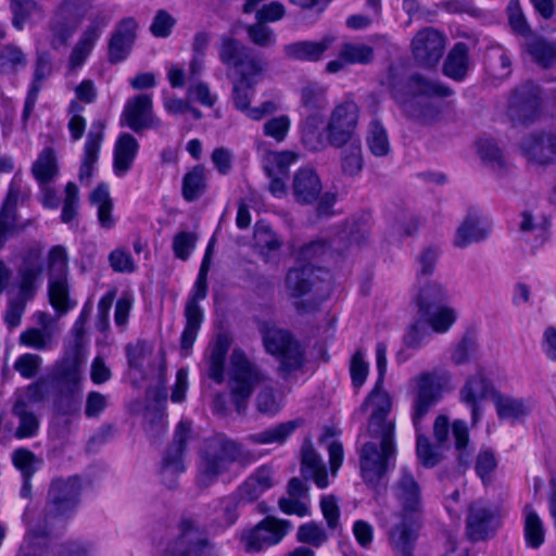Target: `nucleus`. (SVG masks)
<instances>
[{"mask_svg": "<svg viewBox=\"0 0 556 556\" xmlns=\"http://www.w3.org/2000/svg\"><path fill=\"white\" fill-rule=\"evenodd\" d=\"M387 87L402 114L419 125L439 122L444 110L441 99L453 94L450 87L420 73L400 75L392 68Z\"/></svg>", "mask_w": 556, "mask_h": 556, "instance_id": "nucleus-1", "label": "nucleus"}, {"mask_svg": "<svg viewBox=\"0 0 556 556\" xmlns=\"http://www.w3.org/2000/svg\"><path fill=\"white\" fill-rule=\"evenodd\" d=\"M81 480L78 476L58 478L50 483L46 505L36 513L26 508L23 519L27 526L25 536L54 535L77 510L80 503Z\"/></svg>", "mask_w": 556, "mask_h": 556, "instance_id": "nucleus-2", "label": "nucleus"}, {"mask_svg": "<svg viewBox=\"0 0 556 556\" xmlns=\"http://www.w3.org/2000/svg\"><path fill=\"white\" fill-rule=\"evenodd\" d=\"M447 381L448 378L445 374L435 370L422 371L412 379V421L418 433L416 453L421 464L429 468L434 467L440 462V456L433 451L428 438L419 432L424 418L442 400Z\"/></svg>", "mask_w": 556, "mask_h": 556, "instance_id": "nucleus-3", "label": "nucleus"}, {"mask_svg": "<svg viewBox=\"0 0 556 556\" xmlns=\"http://www.w3.org/2000/svg\"><path fill=\"white\" fill-rule=\"evenodd\" d=\"M358 440L359 471L365 484L379 492L388 483V475L395 468V433L389 428L387 432L368 433Z\"/></svg>", "mask_w": 556, "mask_h": 556, "instance_id": "nucleus-4", "label": "nucleus"}, {"mask_svg": "<svg viewBox=\"0 0 556 556\" xmlns=\"http://www.w3.org/2000/svg\"><path fill=\"white\" fill-rule=\"evenodd\" d=\"M253 460L251 453L240 443L225 437L211 438L199 454L197 484L200 489H207L229 473L235 464L245 466Z\"/></svg>", "mask_w": 556, "mask_h": 556, "instance_id": "nucleus-5", "label": "nucleus"}, {"mask_svg": "<svg viewBox=\"0 0 556 556\" xmlns=\"http://www.w3.org/2000/svg\"><path fill=\"white\" fill-rule=\"evenodd\" d=\"M89 314L90 309L84 307L72 330L76 337L75 345L54 365L51 374L52 387L56 393L55 402L63 414H70L78 404L81 366L79 341L85 334V324Z\"/></svg>", "mask_w": 556, "mask_h": 556, "instance_id": "nucleus-6", "label": "nucleus"}, {"mask_svg": "<svg viewBox=\"0 0 556 556\" xmlns=\"http://www.w3.org/2000/svg\"><path fill=\"white\" fill-rule=\"evenodd\" d=\"M327 106L326 87L318 83H308L301 89L302 141L312 151H318L325 147L319 127Z\"/></svg>", "mask_w": 556, "mask_h": 556, "instance_id": "nucleus-7", "label": "nucleus"}, {"mask_svg": "<svg viewBox=\"0 0 556 556\" xmlns=\"http://www.w3.org/2000/svg\"><path fill=\"white\" fill-rule=\"evenodd\" d=\"M229 390L232 403L238 414H244L249 400L256 386L262 384L266 375L250 362L241 350H233L230 356Z\"/></svg>", "mask_w": 556, "mask_h": 556, "instance_id": "nucleus-8", "label": "nucleus"}, {"mask_svg": "<svg viewBox=\"0 0 556 556\" xmlns=\"http://www.w3.org/2000/svg\"><path fill=\"white\" fill-rule=\"evenodd\" d=\"M165 556H216V548L206 527L187 517L179 521L178 534L167 544Z\"/></svg>", "mask_w": 556, "mask_h": 556, "instance_id": "nucleus-9", "label": "nucleus"}, {"mask_svg": "<svg viewBox=\"0 0 556 556\" xmlns=\"http://www.w3.org/2000/svg\"><path fill=\"white\" fill-rule=\"evenodd\" d=\"M208 261L201 264L192 296L187 301L185 307L186 325L180 338L181 353L187 356L192 348L198 331L203 321V311L199 305L200 300H204L207 295V273Z\"/></svg>", "mask_w": 556, "mask_h": 556, "instance_id": "nucleus-10", "label": "nucleus"}, {"mask_svg": "<svg viewBox=\"0 0 556 556\" xmlns=\"http://www.w3.org/2000/svg\"><path fill=\"white\" fill-rule=\"evenodd\" d=\"M359 110L352 99H345L337 104L329 116L326 135L327 141L334 148H342L356 140L355 131L358 124Z\"/></svg>", "mask_w": 556, "mask_h": 556, "instance_id": "nucleus-11", "label": "nucleus"}, {"mask_svg": "<svg viewBox=\"0 0 556 556\" xmlns=\"http://www.w3.org/2000/svg\"><path fill=\"white\" fill-rule=\"evenodd\" d=\"M53 535L25 536L17 556H96L92 544L85 542L56 543Z\"/></svg>", "mask_w": 556, "mask_h": 556, "instance_id": "nucleus-12", "label": "nucleus"}, {"mask_svg": "<svg viewBox=\"0 0 556 556\" xmlns=\"http://www.w3.org/2000/svg\"><path fill=\"white\" fill-rule=\"evenodd\" d=\"M192 428L191 422L180 421L176 427L173 443L165 451L162 465L161 477L163 482L173 489L176 486V476L186 470L184 456L187 450V444L191 439Z\"/></svg>", "mask_w": 556, "mask_h": 556, "instance_id": "nucleus-13", "label": "nucleus"}, {"mask_svg": "<svg viewBox=\"0 0 556 556\" xmlns=\"http://www.w3.org/2000/svg\"><path fill=\"white\" fill-rule=\"evenodd\" d=\"M288 521L266 517L254 528L243 530L240 534V542L245 552L257 553L262 549L279 543L287 533Z\"/></svg>", "mask_w": 556, "mask_h": 556, "instance_id": "nucleus-14", "label": "nucleus"}, {"mask_svg": "<svg viewBox=\"0 0 556 556\" xmlns=\"http://www.w3.org/2000/svg\"><path fill=\"white\" fill-rule=\"evenodd\" d=\"M541 110V90L533 83H525L511 93L507 114L515 123L528 124L535 121Z\"/></svg>", "mask_w": 556, "mask_h": 556, "instance_id": "nucleus-15", "label": "nucleus"}, {"mask_svg": "<svg viewBox=\"0 0 556 556\" xmlns=\"http://www.w3.org/2000/svg\"><path fill=\"white\" fill-rule=\"evenodd\" d=\"M123 123L137 134L160 128L162 122L153 113L151 94L140 93L129 98L121 115V124Z\"/></svg>", "mask_w": 556, "mask_h": 556, "instance_id": "nucleus-16", "label": "nucleus"}, {"mask_svg": "<svg viewBox=\"0 0 556 556\" xmlns=\"http://www.w3.org/2000/svg\"><path fill=\"white\" fill-rule=\"evenodd\" d=\"M415 61L422 67H434L445 50V36L432 28L426 27L419 30L410 42Z\"/></svg>", "mask_w": 556, "mask_h": 556, "instance_id": "nucleus-17", "label": "nucleus"}, {"mask_svg": "<svg viewBox=\"0 0 556 556\" xmlns=\"http://www.w3.org/2000/svg\"><path fill=\"white\" fill-rule=\"evenodd\" d=\"M40 400V387L33 383L27 387L25 394L16 396L12 407V414L18 419V426L14 435L17 439L33 438L39 429V419L36 416L31 403Z\"/></svg>", "mask_w": 556, "mask_h": 556, "instance_id": "nucleus-18", "label": "nucleus"}, {"mask_svg": "<svg viewBox=\"0 0 556 556\" xmlns=\"http://www.w3.org/2000/svg\"><path fill=\"white\" fill-rule=\"evenodd\" d=\"M42 250L39 247H30L22 256L17 268L18 295L31 300L36 294L43 274Z\"/></svg>", "mask_w": 556, "mask_h": 556, "instance_id": "nucleus-19", "label": "nucleus"}, {"mask_svg": "<svg viewBox=\"0 0 556 556\" xmlns=\"http://www.w3.org/2000/svg\"><path fill=\"white\" fill-rule=\"evenodd\" d=\"M110 21L111 17L104 12H98L90 17L89 25L84 29L71 51L68 58L70 70L75 71L84 65Z\"/></svg>", "mask_w": 556, "mask_h": 556, "instance_id": "nucleus-20", "label": "nucleus"}, {"mask_svg": "<svg viewBox=\"0 0 556 556\" xmlns=\"http://www.w3.org/2000/svg\"><path fill=\"white\" fill-rule=\"evenodd\" d=\"M395 522L388 529L389 544L396 556H414L418 538L417 516L393 515Z\"/></svg>", "mask_w": 556, "mask_h": 556, "instance_id": "nucleus-21", "label": "nucleus"}, {"mask_svg": "<svg viewBox=\"0 0 556 556\" xmlns=\"http://www.w3.org/2000/svg\"><path fill=\"white\" fill-rule=\"evenodd\" d=\"M78 26L79 20L70 10L68 2L64 1L49 22L50 47L55 51L66 49Z\"/></svg>", "mask_w": 556, "mask_h": 556, "instance_id": "nucleus-22", "label": "nucleus"}, {"mask_svg": "<svg viewBox=\"0 0 556 556\" xmlns=\"http://www.w3.org/2000/svg\"><path fill=\"white\" fill-rule=\"evenodd\" d=\"M138 24L134 17H125L116 25L108 47V60L112 64L125 61L137 38Z\"/></svg>", "mask_w": 556, "mask_h": 556, "instance_id": "nucleus-23", "label": "nucleus"}, {"mask_svg": "<svg viewBox=\"0 0 556 556\" xmlns=\"http://www.w3.org/2000/svg\"><path fill=\"white\" fill-rule=\"evenodd\" d=\"M393 494L402 507L400 515L418 516L421 511V491L407 467H402L395 481Z\"/></svg>", "mask_w": 556, "mask_h": 556, "instance_id": "nucleus-24", "label": "nucleus"}, {"mask_svg": "<svg viewBox=\"0 0 556 556\" xmlns=\"http://www.w3.org/2000/svg\"><path fill=\"white\" fill-rule=\"evenodd\" d=\"M382 386L378 387V381L374 390L367 396L363 407L370 405L372 413L370 415L367 431L368 433L387 432L389 428L392 429V433H395L394 421L387 419L391 407L392 400L388 392L381 389Z\"/></svg>", "mask_w": 556, "mask_h": 556, "instance_id": "nucleus-25", "label": "nucleus"}, {"mask_svg": "<svg viewBox=\"0 0 556 556\" xmlns=\"http://www.w3.org/2000/svg\"><path fill=\"white\" fill-rule=\"evenodd\" d=\"M520 150L531 162L538 164L551 163L556 157V134H530L522 139Z\"/></svg>", "mask_w": 556, "mask_h": 556, "instance_id": "nucleus-26", "label": "nucleus"}, {"mask_svg": "<svg viewBox=\"0 0 556 556\" xmlns=\"http://www.w3.org/2000/svg\"><path fill=\"white\" fill-rule=\"evenodd\" d=\"M323 190L321 180L312 167H302L293 176L291 193L296 203L302 205L315 203Z\"/></svg>", "mask_w": 556, "mask_h": 556, "instance_id": "nucleus-27", "label": "nucleus"}, {"mask_svg": "<svg viewBox=\"0 0 556 556\" xmlns=\"http://www.w3.org/2000/svg\"><path fill=\"white\" fill-rule=\"evenodd\" d=\"M489 401L493 404L500 420L515 424L531 413V404L523 399L514 397L489 388Z\"/></svg>", "mask_w": 556, "mask_h": 556, "instance_id": "nucleus-28", "label": "nucleus"}, {"mask_svg": "<svg viewBox=\"0 0 556 556\" xmlns=\"http://www.w3.org/2000/svg\"><path fill=\"white\" fill-rule=\"evenodd\" d=\"M332 34L324 36L319 41L300 40L283 46L285 56L300 62H318L325 52L336 42Z\"/></svg>", "mask_w": 556, "mask_h": 556, "instance_id": "nucleus-29", "label": "nucleus"}, {"mask_svg": "<svg viewBox=\"0 0 556 556\" xmlns=\"http://www.w3.org/2000/svg\"><path fill=\"white\" fill-rule=\"evenodd\" d=\"M105 122L102 119L93 121L91 128L87 134L84 146V155L79 168V180L83 182L89 180L96 163L99 160V152L104 138Z\"/></svg>", "mask_w": 556, "mask_h": 556, "instance_id": "nucleus-30", "label": "nucleus"}, {"mask_svg": "<svg viewBox=\"0 0 556 556\" xmlns=\"http://www.w3.org/2000/svg\"><path fill=\"white\" fill-rule=\"evenodd\" d=\"M274 485L273 468L263 465L256 468L235 491L245 504H250L258 500Z\"/></svg>", "mask_w": 556, "mask_h": 556, "instance_id": "nucleus-31", "label": "nucleus"}, {"mask_svg": "<svg viewBox=\"0 0 556 556\" xmlns=\"http://www.w3.org/2000/svg\"><path fill=\"white\" fill-rule=\"evenodd\" d=\"M301 472L305 480L313 479L319 489L328 486V473L321 456L311 441L304 442L301 450Z\"/></svg>", "mask_w": 556, "mask_h": 556, "instance_id": "nucleus-32", "label": "nucleus"}, {"mask_svg": "<svg viewBox=\"0 0 556 556\" xmlns=\"http://www.w3.org/2000/svg\"><path fill=\"white\" fill-rule=\"evenodd\" d=\"M139 151L138 140L128 132H122L114 146V170L118 176L125 175L132 166Z\"/></svg>", "mask_w": 556, "mask_h": 556, "instance_id": "nucleus-33", "label": "nucleus"}, {"mask_svg": "<svg viewBox=\"0 0 556 556\" xmlns=\"http://www.w3.org/2000/svg\"><path fill=\"white\" fill-rule=\"evenodd\" d=\"M300 425L301 421L298 419L280 422L260 432L249 434L247 441L257 445H281L295 432Z\"/></svg>", "mask_w": 556, "mask_h": 556, "instance_id": "nucleus-34", "label": "nucleus"}, {"mask_svg": "<svg viewBox=\"0 0 556 556\" xmlns=\"http://www.w3.org/2000/svg\"><path fill=\"white\" fill-rule=\"evenodd\" d=\"M258 331L265 351L274 357L281 354L282 349L290 345V341L294 339L289 330L279 328L270 321L260 323Z\"/></svg>", "mask_w": 556, "mask_h": 556, "instance_id": "nucleus-35", "label": "nucleus"}, {"mask_svg": "<svg viewBox=\"0 0 556 556\" xmlns=\"http://www.w3.org/2000/svg\"><path fill=\"white\" fill-rule=\"evenodd\" d=\"M48 295L50 304L59 314H66L77 304L70 298L67 276H49Z\"/></svg>", "mask_w": 556, "mask_h": 556, "instance_id": "nucleus-36", "label": "nucleus"}, {"mask_svg": "<svg viewBox=\"0 0 556 556\" xmlns=\"http://www.w3.org/2000/svg\"><path fill=\"white\" fill-rule=\"evenodd\" d=\"M37 182L54 181L60 175L56 152L52 147H46L38 154L30 168Z\"/></svg>", "mask_w": 556, "mask_h": 556, "instance_id": "nucleus-37", "label": "nucleus"}, {"mask_svg": "<svg viewBox=\"0 0 556 556\" xmlns=\"http://www.w3.org/2000/svg\"><path fill=\"white\" fill-rule=\"evenodd\" d=\"M468 71V48L464 42H457L448 52L443 64V74L456 81H462Z\"/></svg>", "mask_w": 556, "mask_h": 556, "instance_id": "nucleus-38", "label": "nucleus"}, {"mask_svg": "<svg viewBox=\"0 0 556 556\" xmlns=\"http://www.w3.org/2000/svg\"><path fill=\"white\" fill-rule=\"evenodd\" d=\"M13 26L22 30L24 25L34 20H42L45 12L36 0H10Z\"/></svg>", "mask_w": 556, "mask_h": 556, "instance_id": "nucleus-39", "label": "nucleus"}, {"mask_svg": "<svg viewBox=\"0 0 556 556\" xmlns=\"http://www.w3.org/2000/svg\"><path fill=\"white\" fill-rule=\"evenodd\" d=\"M315 265L304 264L301 267L292 268L287 274L286 285L292 298H300L311 291L313 287V275Z\"/></svg>", "mask_w": 556, "mask_h": 556, "instance_id": "nucleus-40", "label": "nucleus"}, {"mask_svg": "<svg viewBox=\"0 0 556 556\" xmlns=\"http://www.w3.org/2000/svg\"><path fill=\"white\" fill-rule=\"evenodd\" d=\"M415 298L419 313L428 312L429 308L440 306L446 299L445 288L437 281L422 280Z\"/></svg>", "mask_w": 556, "mask_h": 556, "instance_id": "nucleus-41", "label": "nucleus"}, {"mask_svg": "<svg viewBox=\"0 0 556 556\" xmlns=\"http://www.w3.org/2000/svg\"><path fill=\"white\" fill-rule=\"evenodd\" d=\"M305 356V348L294 338L290 341V345L285 346L281 354H277L275 358L279 363V370L288 375L303 367Z\"/></svg>", "mask_w": 556, "mask_h": 556, "instance_id": "nucleus-42", "label": "nucleus"}, {"mask_svg": "<svg viewBox=\"0 0 556 556\" xmlns=\"http://www.w3.org/2000/svg\"><path fill=\"white\" fill-rule=\"evenodd\" d=\"M233 68L239 75V80L256 85L258 78L267 70V61L261 55L252 54L251 50H249Z\"/></svg>", "mask_w": 556, "mask_h": 556, "instance_id": "nucleus-43", "label": "nucleus"}, {"mask_svg": "<svg viewBox=\"0 0 556 556\" xmlns=\"http://www.w3.org/2000/svg\"><path fill=\"white\" fill-rule=\"evenodd\" d=\"M486 394V381L483 376L473 377L468 380L460 392L462 401L471 409L472 422L479 418V403Z\"/></svg>", "mask_w": 556, "mask_h": 556, "instance_id": "nucleus-44", "label": "nucleus"}, {"mask_svg": "<svg viewBox=\"0 0 556 556\" xmlns=\"http://www.w3.org/2000/svg\"><path fill=\"white\" fill-rule=\"evenodd\" d=\"M466 534L472 542L484 541L486 538V506L475 503L469 508L466 520Z\"/></svg>", "mask_w": 556, "mask_h": 556, "instance_id": "nucleus-45", "label": "nucleus"}, {"mask_svg": "<svg viewBox=\"0 0 556 556\" xmlns=\"http://www.w3.org/2000/svg\"><path fill=\"white\" fill-rule=\"evenodd\" d=\"M206 190L205 168L194 166L182 179V197L188 202L198 200Z\"/></svg>", "mask_w": 556, "mask_h": 556, "instance_id": "nucleus-46", "label": "nucleus"}, {"mask_svg": "<svg viewBox=\"0 0 556 556\" xmlns=\"http://www.w3.org/2000/svg\"><path fill=\"white\" fill-rule=\"evenodd\" d=\"M366 143L375 156H386L390 152L387 129L376 117L368 124Z\"/></svg>", "mask_w": 556, "mask_h": 556, "instance_id": "nucleus-47", "label": "nucleus"}, {"mask_svg": "<svg viewBox=\"0 0 556 556\" xmlns=\"http://www.w3.org/2000/svg\"><path fill=\"white\" fill-rule=\"evenodd\" d=\"M249 50L250 48L235 37L223 36L218 47V56L224 65L233 68Z\"/></svg>", "mask_w": 556, "mask_h": 556, "instance_id": "nucleus-48", "label": "nucleus"}, {"mask_svg": "<svg viewBox=\"0 0 556 556\" xmlns=\"http://www.w3.org/2000/svg\"><path fill=\"white\" fill-rule=\"evenodd\" d=\"M420 314L427 324L439 333L446 332L457 318V314L452 307L442 305L429 308L428 312H421Z\"/></svg>", "mask_w": 556, "mask_h": 556, "instance_id": "nucleus-49", "label": "nucleus"}, {"mask_svg": "<svg viewBox=\"0 0 556 556\" xmlns=\"http://www.w3.org/2000/svg\"><path fill=\"white\" fill-rule=\"evenodd\" d=\"M525 536L528 545L533 548L540 547L544 542L542 520L530 505L525 507Z\"/></svg>", "mask_w": 556, "mask_h": 556, "instance_id": "nucleus-50", "label": "nucleus"}, {"mask_svg": "<svg viewBox=\"0 0 556 556\" xmlns=\"http://www.w3.org/2000/svg\"><path fill=\"white\" fill-rule=\"evenodd\" d=\"M479 218L469 214L463 224L458 227L454 244L458 248H465L473 242L483 239V230L479 227Z\"/></svg>", "mask_w": 556, "mask_h": 556, "instance_id": "nucleus-51", "label": "nucleus"}, {"mask_svg": "<svg viewBox=\"0 0 556 556\" xmlns=\"http://www.w3.org/2000/svg\"><path fill=\"white\" fill-rule=\"evenodd\" d=\"M478 339L475 330H468L462 340L454 346L452 351V362L456 365L468 363L475 358L478 353Z\"/></svg>", "mask_w": 556, "mask_h": 556, "instance_id": "nucleus-52", "label": "nucleus"}, {"mask_svg": "<svg viewBox=\"0 0 556 556\" xmlns=\"http://www.w3.org/2000/svg\"><path fill=\"white\" fill-rule=\"evenodd\" d=\"M346 146L341 160L342 170L349 176H356L364 166L361 140H352Z\"/></svg>", "mask_w": 556, "mask_h": 556, "instance_id": "nucleus-53", "label": "nucleus"}, {"mask_svg": "<svg viewBox=\"0 0 556 556\" xmlns=\"http://www.w3.org/2000/svg\"><path fill=\"white\" fill-rule=\"evenodd\" d=\"M527 51L543 67H549L556 61V46L538 38L527 42Z\"/></svg>", "mask_w": 556, "mask_h": 556, "instance_id": "nucleus-54", "label": "nucleus"}, {"mask_svg": "<svg viewBox=\"0 0 556 556\" xmlns=\"http://www.w3.org/2000/svg\"><path fill=\"white\" fill-rule=\"evenodd\" d=\"M65 198L62 202V212L60 219L63 224L73 226L74 220L78 216L79 207V191L77 186L70 181L65 186Z\"/></svg>", "mask_w": 556, "mask_h": 556, "instance_id": "nucleus-55", "label": "nucleus"}, {"mask_svg": "<svg viewBox=\"0 0 556 556\" xmlns=\"http://www.w3.org/2000/svg\"><path fill=\"white\" fill-rule=\"evenodd\" d=\"M255 406L260 414L275 416L282 408V401L273 387L266 386L257 393Z\"/></svg>", "mask_w": 556, "mask_h": 556, "instance_id": "nucleus-56", "label": "nucleus"}, {"mask_svg": "<svg viewBox=\"0 0 556 556\" xmlns=\"http://www.w3.org/2000/svg\"><path fill=\"white\" fill-rule=\"evenodd\" d=\"M341 56L348 64H368L374 60V49L365 43L346 42L342 46Z\"/></svg>", "mask_w": 556, "mask_h": 556, "instance_id": "nucleus-57", "label": "nucleus"}, {"mask_svg": "<svg viewBox=\"0 0 556 556\" xmlns=\"http://www.w3.org/2000/svg\"><path fill=\"white\" fill-rule=\"evenodd\" d=\"M12 463L22 476H34L42 460L28 448H16L12 453Z\"/></svg>", "mask_w": 556, "mask_h": 556, "instance_id": "nucleus-58", "label": "nucleus"}, {"mask_svg": "<svg viewBox=\"0 0 556 556\" xmlns=\"http://www.w3.org/2000/svg\"><path fill=\"white\" fill-rule=\"evenodd\" d=\"M296 154L290 151L274 153L264 166L266 175L288 177L290 165L295 162Z\"/></svg>", "mask_w": 556, "mask_h": 556, "instance_id": "nucleus-59", "label": "nucleus"}, {"mask_svg": "<svg viewBox=\"0 0 556 556\" xmlns=\"http://www.w3.org/2000/svg\"><path fill=\"white\" fill-rule=\"evenodd\" d=\"M249 40L257 47L269 48L276 45L275 31L265 23L256 21L255 24L247 27Z\"/></svg>", "mask_w": 556, "mask_h": 556, "instance_id": "nucleus-60", "label": "nucleus"}, {"mask_svg": "<svg viewBox=\"0 0 556 556\" xmlns=\"http://www.w3.org/2000/svg\"><path fill=\"white\" fill-rule=\"evenodd\" d=\"M296 538L299 542L309 544L314 547L321 546L328 535L321 525L314 521L301 525L298 529Z\"/></svg>", "mask_w": 556, "mask_h": 556, "instance_id": "nucleus-61", "label": "nucleus"}, {"mask_svg": "<svg viewBox=\"0 0 556 556\" xmlns=\"http://www.w3.org/2000/svg\"><path fill=\"white\" fill-rule=\"evenodd\" d=\"M218 502L223 511V521L227 527H231L236 523L239 518V507L247 505L236 491L220 497Z\"/></svg>", "mask_w": 556, "mask_h": 556, "instance_id": "nucleus-62", "label": "nucleus"}, {"mask_svg": "<svg viewBox=\"0 0 556 556\" xmlns=\"http://www.w3.org/2000/svg\"><path fill=\"white\" fill-rule=\"evenodd\" d=\"M333 254L331 245L323 239L312 241L303 245L299 252V258L307 264L318 258L331 257Z\"/></svg>", "mask_w": 556, "mask_h": 556, "instance_id": "nucleus-63", "label": "nucleus"}, {"mask_svg": "<svg viewBox=\"0 0 556 556\" xmlns=\"http://www.w3.org/2000/svg\"><path fill=\"white\" fill-rule=\"evenodd\" d=\"M255 93V85L237 79L232 86L231 100L235 108L243 112L248 110Z\"/></svg>", "mask_w": 556, "mask_h": 556, "instance_id": "nucleus-64", "label": "nucleus"}]
</instances>
